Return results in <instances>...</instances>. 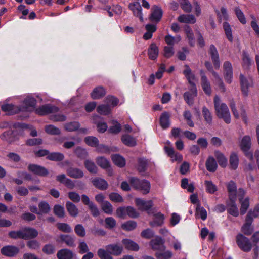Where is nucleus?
<instances>
[{
	"instance_id": "61",
	"label": "nucleus",
	"mask_w": 259,
	"mask_h": 259,
	"mask_svg": "<svg viewBox=\"0 0 259 259\" xmlns=\"http://www.w3.org/2000/svg\"><path fill=\"white\" fill-rule=\"evenodd\" d=\"M196 214L200 216L201 219L205 220L207 218V211L203 207H201L200 204H198L196 207Z\"/></svg>"
},
{
	"instance_id": "34",
	"label": "nucleus",
	"mask_w": 259,
	"mask_h": 259,
	"mask_svg": "<svg viewBox=\"0 0 259 259\" xmlns=\"http://www.w3.org/2000/svg\"><path fill=\"white\" fill-rule=\"evenodd\" d=\"M148 54L149 59L151 60H155L158 55V49L156 45L152 44L148 50Z\"/></svg>"
},
{
	"instance_id": "10",
	"label": "nucleus",
	"mask_w": 259,
	"mask_h": 259,
	"mask_svg": "<svg viewBox=\"0 0 259 259\" xmlns=\"http://www.w3.org/2000/svg\"><path fill=\"white\" fill-rule=\"evenodd\" d=\"M129 9L133 12V15L139 18L141 22L143 21L142 8L140 3L138 2L131 3L128 5Z\"/></svg>"
},
{
	"instance_id": "49",
	"label": "nucleus",
	"mask_w": 259,
	"mask_h": 259,
	"mask_svg": "<svg viewBox=\"0 0 259 259\" xmlns=\"http://www.w3.org/2000/svg\"><path fill=\"white\" fill-rule=\"evenodd\" d=\"M239 199L241 203L240 213L243 215L246 213V210L249 206V199L248 198H246L245 199L239 198Z\"/></svg>"
},
{
	"instance_id": "26",
	"label": "nucleus",
	"mask_w": 259,
	"mask_h": 259,
	"mask_svg": "<svg viewBox=\"0 0 259 259\" xmlns=\"http://www.w3.org/2000/svg\"><path fill=\"white\" fill-rule=\"evenodd\" d=\"M58 259H72L73 256V253L72 251L68 249H63L60 250L57 254Z\"/></svg>"
},
{
	"instance_id": "35",
	"label": "nucleus",
	"mask_w": 259,
	"mask_h": 259,
	"mask_svg": "<svg viewBox=\"0 0 259 259\" xmlns=\"http://www.w3.org/2000/svg\"><path fill=\"white\" fill-rule=\"evenodd\" d=\"M92 182L96 187L101 190H105L108 187L107 182L101 178H96L92 181Z\"/></svg>"
},
{
	"instance_id": "29",
	"label": "nucleus",
	"mask_w": 259,
	"mask_h": 259,
	"mask_svg": "<svg viewBox=\"0 0 259 259\" xmlns=\"http://www.w3.org/2000/svg\"><path fill=\"white\" fill-rule=\"evenodd\" d=\"M184 74L188 80L190 84V87L192 88L193 85L196 86L194 83L195 80V75L192 72L191 69L188 66H186V68L184 71Z\"/></svg>"
},
{
	"instance_id": "47",
	"label": "nucleus",
	"mask_w": 259,
	"mask_h": 259,
	"mask_svg": "<svg viewBox=\"0 0 259 259\" xmlns=\"http://www.w3.org/2000/svg\"><path fill=\"white\" fill-rule=\"evenodd\" d=\"M252 221L249 219H246L245 223L242 227V231L244 234L249 235L251 234L252 228L251 227Z\"/></svg>"
},
{
	"instance_id": "42",
	"label": "nucleus",
	"mask_w": 259,
	"mask_h": 259,
	"mask_svg": "<svg viewBox=\"0 0 259 259\" xmlns=\"http://www.w3.org/2000/svg\"><path fill=\"white\" fill-rule=\"evenodd\" d=\"M121 141L123 144L129 147H133L136 145L135 139L129 135H124L122 136Z\"/></svg>"
},
{
	"instance_id": "12",
	"label": "nucleus",
	"mask_w": 259,
	"mask_h": 259,
	"mask_svg": "<svg viewBox=\"0 0 259 259\" xmlns=\"http://www.w3.org/2000/svg\"><path fill=\"white\" fill-rule=\"evenodd\" d=\"M224 75L226 81L230 83L233 77L232 66L229 61H225L223 64Z\"/></svg>"
},
{
	"instance_id": "38",
	"label": "nucleus",
	"mask_w": 259,
	"mask_h": 259,
	"mask_svg": "<svg viewBox=\"0 0 259 259\" xmlns=\"http://www.w3.org/2000/svg\"><path fill=\"white\" fill-rule=\"evenodd\" d=\"M180 35H177L174 37L170 35H167L165 36L164 39L165 42L169 46H173L175 44L179 42L181 40Z\"/></svg>"
},
{
	"instance_id": "59",
	"label": "nucleus",
	"mask_w": 259,
	"mask_h": 259,
	"mask_svg": "<svg viewBox=\"0 0 259 259\" xmlns=\"http://www.w3.org/2000/svg\"><path fill=\"white\" fill-rule=\"evenodd\" d=\"M45 132L50 135H59L60 133V130L52 125H46L45 127Z\"/></svg>"
},
{
	"instance_id": "64",
	"label": "nucleus",
	"mask_w": 259,
	"mask_h": 259,
	"mask_svg": "<svg viewBox=\"0 0 259 259\" xmlns=\"http://www.w3.org/2000/svg\"><path fill=\"white\" fill-rule=\"evenodd\" d=\"M202 114L205 120L208 123H210L212 121V115L210 111L206 107L202 108Z\"/></svg>"
},
{
	"instance_id": "5",
	"label": "nucleus",
	"mask_w": 259,
	"mask_h": 259,
	"mask_svg": "<svg viewBox=\"0 0 259 259\" xmlns=\"http://www.w3.org/2000/svg\"><path fill=\"white\" fill-rule=\"evenodd\" d=\"M135 203L139 210L146 211L149 214L153 213L151 210L153 206L152 200L145 201L140 198H136Z\"/></svg>"
},
{
	"instance_id": "23",
	"label": "nucleus",
	"mask_w": 259,
	"mask_h": 259,
	"mask_svg": "<svg viewBox=\"0 0 259 259\" xmlns=\"http://www.w3.org/2000/svg\"><path fill=\"white\" fill-rule=\"evenodd\" d=\"M178 20L181 23L194 24L196 22V18L193 15L182 14L178 18Z\"/></svg>"
},
{
	"instance_id": "21",
	"label": "nucleus",
	"mask_w": 259,
	"mask_h": 259,
	"mask_svg": "<svg viewBox=\"0 0 259 259\" xmlns=\"http://www.w3.org/2000/svg\"><path fill=\"white\" fill-rule=\"evenodd\" d=\"M152 212H153L152 214L153 215V220L150 222V225L152 227L161 226L163 223L164 215L161 212L154 213L152 211Z\"/></svg>"
},
{
	"instance_id": "16",
	"label": "nucleus",
	"mask_w": 259,
	"mask_h": 259,
	"mask_svg": "<svg viewBox=\"0 0 259 259\" xmlns=\"http://www.w3.org/2000/svg\"><path fill=\"white\" fill-rule=\"evenodd\" d=\"M235 200L236 199H229L227 202L226 206L229 214L234 217H237L239 215V211L235 203Z\"/></svg>"
},
{
	"instance_id": "50",
	"label": "nucleus",
	"mask_w": 259,
	"mask_h": 259,
	"mask_svg": "<svg viewBox=\"0 0 259 259\" xmlns=\"http://www.w3.org/2000/svg\"><path fill=\"white\" fill-rule=\"evenodd\" d=\"M204 184L206 187V191L208 193L213 194L217 191L218 188L217 186L213 184L212 181L206 180L205 181Z\"/></svg>"
},
{
	"instance_id": "18",
	"label": "nucleus",
	"mask_w": 259,
	"mask_h": 259,
	"mask_svg": "<svg viewBox=\"0 0 259 259\" xmlns=\"http://www.w3.org/2000/svg\"><path fill=\"white\" fill-rule=\"evenodd\" d=\"M150 244L153 250H157L158 251L165 249L164 242L161 238L157 237L151 240Z\"/></svg>"
},
{
	"instance_id": "58",
	"label": "nucleus",
	"mask_w": 259,
	"mask_h": 259,
	"mask_svg": "<svg viewBox=\"0 0 259 259\" xmlns=\"http://www.w3.org/2000/svg\"><path fill=\"white\" fill-rule=\"evenodd\" d=\"M84 141L88 145L95 147L98 145L99 140L95 137L88 136L85 138Z\"/></svg>"
},
{
	"instance_id": "39",
	"label": "nucleus",
	"mask_w": 259,
	"mask_h": 259,
	"mask_svg": "<svg viewBox=\"0 0 259 259\" xmlns=\"http://www.w3.org/2000/svg\"><path fill=\"white\" fill-rule=\"evenodd\" d=\"M105 94V91L102 87H98L95 88L91 93V97L94 99H98L104 96Z\"/></svg>"
},
{
	"instance_id": "33",
	"label": "nucleus",
	"mask_w": 259,
	"mask_h": 259,
	"mask_svg": "<svg viewBox=\"0 0 259 259\" xmlns=\"http://www.w3.org/2000/svg\"><path fill=\"white\" fill-rule=\"evenodd\" d=\"M160 125L163 129L167 128L170 125L169 115L167 112L163 113L160 118Z\"/></svg>"
},
{
	"instance_id": "53",
	"label": "nucleus",
	"mask_w": 259,
	"mask_h": 259,
	"mask_svg": "<svg viewBox=\"0 0 259 259\" xmlns=\"http://www.w3.org/2000/svg\"><path fill=\"white\" fill-rule=\"evenodd\" d=\"M101 208L103 211L107 214H111L113 211V208L111 204L108 201H105L101 204Z\"/></svg>"
},
{
	"instance_id": "52",
	"label": "nucleus",
	"mask_w": 259,
	"mask_h": 259,
	"mask_svg": "<svg viewBox=\"0 0 259 259\" xmlns=\"http://www.w3.org/2000/svg\"><path fill=\"white\" fill-rule=\"evenodd\" d=\"M215 157L219 165L222 167L226 166L227 164V160L225 156L221 152L217 151L215 152Z\"/></svg>"
},
{
	"instance_id": "41",
	"label": "nucleus",
	"mask_w": 259,
	"mask_h": 259,
	"mask_svg": "<svg viewBox=\"0 0 259 259\" xmlns=\"http://www.w3.org/2000/svg\"><path fill=\"white\" fill-rule=\"evenodd\" d=\"M147 32L144 34L143 38L145 40L150 39L152 36V33L156 29L155 25L153 24H147L145 26Z\"/></svg>"
},
{
	"instance_id": "45",
	"label": "nucleus",
	"mask_w": 259,
	"mask_h": 259,
	"mask_svg": "<svg viewBox=\"0 0 259 259\" xmlns=\"http://www.w3.org/2000/svg\"><path fill=\"white\" fill-rule=\"evenodd\" d=\"M66 209L69 214L72 217H76L78 214V209L72 203L67 201L66 204Z\"/></svg>"
},
{
	"instance_id": "44",
	"label": "nucleus",
	"mask_w": 259,
	"mask_h": 259,
	"mask_svg": "<svg viewBox=\"0 0 259 259\" xmlns=\"http://www.w3.org/2000/svg\"><path fill=\"white\" fill-rule=\"evenodd\" d=\"M96 162L97 164L102 168L108 169L110 168V162L104 157L101 156L97 157L96 158Z\"/></svg>"
},
{
	"instance_id": "31",
	"label": "nucleus",
	"mask_w": 259,
	"mask_h": 259,
	"mask_svg": "<svg viewBox=\"0 0 259 259\" xmlns=\"http://www.w3.org/2000/svg\"><path fill=\"white\" fill-rule=\"evenodd\" d=\"M239 164V158L235 153H232L229 157V167L231 169L235 170L237 168Z\"/></svg>"
},
{
	"instance_id": "1",
	"label": "nucleus",
	"mask_w": 259,
	"mask_h": 259,
	"mask_svg": "<svg viewBox=\"0 0 259 259\" xmlns=\"http://www.w3.org/2000/svg\"><path fill=\"white\" fill-rule=\"evenodd\" d=\"M215 110L217 116L219 118H222L226 123H230V114L227 106L222 103L218 96H215L214 99Z\"/></svg>"
},
{
	"instance_id": "3",
	"label": "nucleus",
	"mask_w": 259,
	"mask_h": 259,
	"mask_svg": "<svg viewBox=\"0 0 259 259\" xmlns=\"http://www.w3.org/2000/svg\"><path fill=\"white\" fill-rule=\"evenodd\" d=\"M251 147V139L249 136H245L243 137L241 143L240 148L244 152L245 155L250 160L252 161L253 155L252 153L249 151Z\"/></svg>"
},
{
	"instance_id": "56",
	"label": "nucleus",
	"mask_w": 259,
	"mask_h": 259,
	"mask_svg": "<svg viewBox=\"0 0 259 259\" xmlns=\"http://www.w3.org/2000/svg\"><path fill=\"white\" fill-rule=\"evenodd\" d=\"M259 216V206L256 205L254 209L252 210H250L247 213L246 218L251 220V221H253L254 218H257Z\"/></svg>"
},
{
	"instance_id": "63",
	"label": "nucleus",
	"mask_w": 259,
	"mask_h": 259,
	"mask_svg": "<svg viewBox=\"0 0 259 259\" xmlns=\"http://www.w3.org/2000/svg\"><path fill=\"white\" fill-rule=\"evenodd\" d=\"M179 3L181 5V7L185 12H191L192 6L188 0H179Z\"/></svg>"
},
{
	"instance_id": "24",
	"label": "nucleus",
	"mask_w": 259,
	"mask_h": 259,
	"mask_svg": "<svg viewBox=\"0 0 259 259\" xmlns=\"http://www.w3.org/2000/svg\"><path fill=\"white\" fill-rule=\"evenodd\" d=\"M229 199H236L237 188L234 182L231 181L227 185Z\"/></svg>"
},
{
	"instance_id": "60",
	"label": "nucleus",
	"mask_w": 259,
	"mask_h": 259,
	"mask_svg": "<svg viewBox=\"0 0 259 259\" xmlns=\"http://www.w3.org/2000/svg\"><path fill=\"white\" fill-rule=\"evenodd\" d=\"M39 214L48 213L50 210L49 204L45 201H41L38 205Z\"/></svg>"
},
{
	"instance_id": "19",
	"label": "nucleus",
	"mask_w": 259,
	"mask_h": 259,
	"mask_svg": "<svg viewBox=\"0 0 259 259\" xmlns=\"http://www.w3.org/2000/svg\"><path fill=\"white\" fill-rule=\"evenodd\" d=\"M240 81L242 92L244 96H246L248 95V88L251 83V79L248 80L242 74H240Z\"/></svg>"
},
{
	"instance_id": "2",
	"label": "nucleus",
	"mask_w": 259,
	"mask_h": 259,
	"mask_svg": "<svg viewBox=\"0 0 259 259\" xmlns=\"http://www.w3.org/2000/svg\"><path fill=\"white\" fill-rule=\"evenodd\" d=\"M131 185L135 189L141 190L143 194L149 193L150 184V183L145 180H140L136 178H131L130 179Z\"/></svg>"
},
{
	"instance_id": "30",
	"label": "nucleus",
	"mask_w": 259,
	"mask_h": 259,
	"mask_svg": "<svg viewBox=\"0 0 259 259\" xmlns=\"http://www.w3.org/2000/svg\"><path fill=\"white\" fill-rule=\"evenodd\" d=\"M23 232L24 239L35 238L38 234L36 230L30 228L23 229Z\"/></svg>"
},
{
	"instance_id": "8",
	"label": "nucleus",
	"mask_w": 259,
	"mask_h": 259,
	"mask_svg": "<svg viewBox=\"0 0 259 259\" xmlns=\"http://www.w3.org/2000/svg\"><path fill=\"white\" fill-rule=\"evenodd\" d=\"M205 66L207 68V69L209 71H211V72L212 74V75L214 77V78H215L214 82H215V84L219 86L220 90L221 91L224 92L225 91L224 84L222 79L220 78L218 73L212 70V67L211 63L208 61H206L205 63Z\"/></svg>"
},
{
	"instance_id": "51",
	"label": "nucleus",
	"mask_w": 259,
	"mask_h": 259,
	"mask_svg": "<svg viewBox=\"0 0 259 259\" xmlns=\"http://www.w3.org/2000/svg\"><path fill=\"white\" fill-rule=\"evenodd\" d=\"M97 254L100 259H113L109 251L107 249L100 248L97 251Z\"/></svg>"
},
{
	"instance_id": "55",
	"label": "nucleus",
	"mask_w": 259,
	"mask_h": 259,
	"mask_svg": "<svg viewBox=\"0 0 259 259\" xmlns=\"http://www.w3.org/2000/svg\"><path fill=\"white\" fill-rule=\"evenodd\" d=\"M64 155L63 154L59 152H53L47 156V158L50 160L53 161H61L64 159Z\"/></svg>"
},
{
	"instance_id": "48",
	"label": "nucleus",
	"mask_w": 259,
	"mask_h": 259,
	"mask_svg": "<svg viewBox=\"0 0 259 259\" xmlns=\"http://www.w3.org/2000/svg\"><path fill=\"white\" fill-rule=\"evenodd\" d=\"M61 241L64 242L68 246H73L75 241L74 237L70 235H61L60 236Z\"/></svg>"
},
{
	"instance_id": "36",
	"label": "nucleus",
	"mask_w": 259,
	"mask_h": 259,
	"mask_svg": "<svg viewBox=\"0 0 259 259\" xmlns=\"http://www.w3.org/2000/svg\"><path fill=\"white\" fill-rule=\"evenodd\" d=\"M1 138L9 143H11L15 141V137L14 132L12 130H10L3 133L0 136Z\"/></svg>"
},
{
	"instance_id": "25",
	"label": "nucleus",
	"mask_w": 259,
	"mask_h": 259,
	"mask_svg": "<svg viewBox=\"0 0 259 259\" xmlns=\"http://www.w3.org/2000/svg\"><path fill=\"white\" fill-rule=\"evenodd\" d=\"M106 249L111 254L118 255L122 252V247L117 244H110L106 246Z\"/></svg>"
},
{
	"instance_id": "37",
	"label": "nucleus",
	"mask_w": 259,
	"mask_h": 259,
	"mask_svg": "<svg viewBox=\"0 0 259 259\" xmlns=\"http://www.w3.org/2000/svg\"><path fill=\"white\" fill-rule=\"evenodd\" d=\"M105 10H106L109 14L110 17H112L113 16L114 13L118 15H120L122 13V8L119 5H114L113 6V8L112 10H111V7L109 6H107L105 8Z\"/></svg>"
},
{
	"instance_id": "17",
	"label": "nucleus",
	"mask_w": 259,
	"mask_h": 259,
	"mask_svg": "<svg viewBox=\"0 0 259 259\" xmlns=\"http://www.w3.org/2000/svg\"><path fill=\"white\" fill-rule=\"evenodd\" d=\"M19 252V249L14 246H7L1 249L2 253L6 256L12 257L16 255Z\"/></svg>"
},
{
	"instance_id": "46",
	"label": "nucleus",
	"mask_w": 259,
	"mask_h": 259,
	"mask_svg": "<svg viewBox=\"0 0 259 259\" xmlns=\"http://www.w3.org/2000/svg\"><path fill=\"white\" fill-rule=\"evenodd\" d=\"M84 165L86 169L91 173H96L98 168L95 163L90 160H86L84 162Z\"/></svg>"
},
{
	"instance_id": "13",
	"label": "nucleus",
	"mask_w": 259,
	"mask_h": 259,
	"mask_svg": "<svg viewBox=\"0 0 259 259\" xmlns=\"http://www.w3.org/2000/svg\"><path fill=\"white\" fill-rule=\"evenodd\" d=\"M209 54L210 55L214 68L218 69L220 67L219 54L216 47L213 45L210 46Z\"/></svg>"
},
{
	"instance_id": "9",
	"label": "nucleus",
	"mask_w": 259,
	"mask_h": 259,
	"mask_svg": "<svg viewBox=\"0 0 259 259\" xmlns=\"http://www.w3.org/2000/svg\"><path fill=\"white\" fill-rule=\"evenodd\" d=\"M162 14L163 12L161 8L154 5L151 8V13L149 19L152 22H158L160 20Z\"/></svg>"
},
{
	"instance_id": "54",
	"label": "nucleus",
	"mask_w": 259,
	"mask_h": 259,
	"mask_svg": "<svg viewBox=\"0 0 259 259\" xmlns=\"http://www.w3.org/2000/svg\"><path fill=\"white\" fill-rule=\"evenodd\" d=\"M97 111L102 115H108L111 112V109L108 105L102 104L97 107Z\"/></svg>"
},
{
	"instance_id": "57",
	"label": "nucleus",
	"mask_w": 259,
	"mask_h": 259,
	"mask_svg": "<svg viewBox=\"0 0 259 259\" xmlns=\"http://www.w3.org/2000/svg\"><path fill=\"white\" fill-rule=\"evenodd\" d=\"M223 26L226 37L230 41L232 42L233 41V37L232 35V30L230 25L229 24L228 22H225L223 23Z\"/></svg>"
},
{
	"instance_id": "27",
	"label": "nucleus",
	"mask_w": 259,
	"mask_h": 259,
	"mask_svg": "<svg viewBox=\"0 0 259 259\" xmlns=\"http://www.w3.org/2000/svg\"><path fill=\"white\" fill-rule=\"evenodd\" d=\"M122 242L125 248L128 250L137 251L139 249L138 245L130 239H125Z\"/></svg>"
},
{
	"instance_id": "43",
	"label": "nucleus",
	"mask_w": 259,
	"mask_h": 259,
	"mask_svg": "<svg viewBox=\"0 0 259 259\" xmlns=\"http://www.w3.org/2000/svg\"><path fill=\"white\" fill-rule=\"evenodd\" d=\"M172 255V252L169 250H166L165 248L155 253V256L158 259H170Z\"/></svg>"
},
{
	"instance_id": "32",
	"label": "nucleus",
	"mask_w": 259,
	"mask_h": 259,
	"mask_svg": "<svg viewBox=\"0 0 259 259\" xmlns=\"http://www.w3.org/2000/svg\"><path fill=\"white\" fill-rule=\"evenodd\" d=\"M217 167L215 159L211 156L209 157L206 162V167L207 170L213 172L216 170Z\"/></svg>"
},
{
	"instance_id": "7",
	"label": "nucleus",
	"mask_w": 259,
	"mask_h": 259,
	"mask_svg": "<svg viewBox=\"0 0 259 259\" xmlns=\"http://www.w3.org/2000/svg\"><path fill=\"white\" fill-rule=\"evenodd\" d=\"M197 95V90L196 86L190 87L189 91L184 94V99L186 103L189 105H192L194 104V98Z\"/></svg>"
},
{
	"instance_id": "15",
	"label": "nucleus",
	"mask_w": 259,
	"mask_h": 259,
	"mask_svg": "<svg viewBox=\"0 0 259 259\" xmlns=\"http://www.w3.org/2000/svg\"><path fill=\"white\" fill-rule=\"evenodd\" d=\"M200 74L202 88L206 94L210 95L211 94L210 83L203 71H200Z\"/></svg>"
},
{
	"instance_id": "20",
	"label": "nucleus",
	"mask_w": 259,
	"mask_h": 259,
	"mask_svg": "<svg viewBox=\"0 0 259 259\" xmlns=\"http://www.w3.org/2000/svg\"><path fill=\"white\" fill-rule=\"evenodd\" d=\"M28 169L35 174L42 176H46L48 173L47 170L45 167L35 164L29 165Z\"/></svg>"
},
{
	"instance_id": "6",
	"label": "nucleus",
	"mask_w": 259,
	"mask_h": 259,
	"mask_svg": "<svg viewBox=\"0 0 259 259\" xmlns=\"http://www.w3.org/2000/svg\"><path fill=\"white\" fill-rule=\"evenodd\" d=\"M58 110V107L50 104H47L36 108L35 112L38 115H45L50 113L57 112Z\"/></svg>"
},
{
	"instance_id": "4",
	"label": "nucleus",
	"mask_w": 259,
	"mask_h": 259,
	"mask_svg": "<svg viewBox=\"0 0 259 259\" xmlns=\"http://www.w3.org/2000/svg\"><path fill=\"white\" fill-rule=\"evenodd\" d=\"M236 240L238 246L242 250L245 252L251 250L252 245L247 238L239 234L236 236Z\"/></svg>"
},
{
	"instance_id": "28",
	"label": "nucleus",
	"mask_w": 259,
	"mask_h": 259,
	"mask_svg": "<svg viewBox=\"0 0 259 259\" xmlns=\"http://www.w3.org/2000/svg\"><path fill=\"white\" fill-rule=\"evenodd\" d=\"M184 30L186 35V38L188 39L189 45L192 47L194 46L195 39L193 30L189 26H186Z\"/></svg>"
},
{
	"instance_id": "11",
	"label": "nucleus",
	"mask_w": 259,
	"mask_h": 259,
	"mask_svg": "<svg viewBox=\"0 0 259 259\" xmlns=\"http://www.w3.org/2000/svg\"><path fill=\"white\" fill-rule=\"evenodd\" d=\"M36 103V101L34 98L27 97L23 101V107L18 110L31 111L35 109Z\"/></svg>"
},
{
	"instance_id": "62",
	"label": "nucleus",
	"mask_w": 259,
	"mask_h": 259,
	"mask_svg": "<svg viewBox=\"0 0 259 259\" xmlns=\"http://www.w3.org/2000/svg\"><path fill=\"white\" fill-rule=\"evenodd\" d=\"M79 123L76 121L68 123L65 125L66 130L69 132L76 131L79 128Z\"/></svg>"
},
{
	"instance_id": "22",
	"label": "nucleus",
	"mask_w": 259,
	"mask_h": 259,
	"mask_svg": "<svg viewBox=\"0 0 259 259\" xmlns=\"http://www.w3.org/2000/svg\"><path fill=\"white\" fill-rule=\"evenodd\" d=\"M66 172L68 176L74 179H80L84 176L83 172L77 168L70 167L67 169Z\"/></svg>"
},
{
	"instance_id": "14",
	"label": "nucleus",
	"mask_w": 259,
	"mask_h": 259,
	"mask_svg": "<svg viewBox=\"0 0 259 259\" xmlns=\"http://www.w3.org/2000/svg\"><path fill=\"white\" fill-rule=\"evenodd\" d=\"M165 153L171 158L172 161H181L183 159L182 155L179 153L176 152L172 147L165 146Z\"/></svg>"
},
{
	"instance_id": "40",
	"label": "nucleus",
	"mask_w": 259,
	"mask_h": 259,
	"mask_svg": "<svg viewBox=\"0 0 259 259\" xmlns=\"http://www.w3.org/2000/svg\"><path fill=\"white\" fill-rule=\"evenodd\" d=\"M112 160L115 165L120 167H123L125 165V159L120 155H113L112 156Z\"/></svg>"
}]
</instances>
